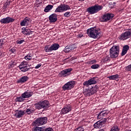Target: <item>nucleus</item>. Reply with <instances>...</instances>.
I'll list each match as a JSON object with an SVG mask.
<instances>
[{"instance_id": "9", "label": "nucleus", "mask_w": 131, "mask_h": 131, "mask_svg": "<svg viewBox=\"0 0 131 131\" xmlns=\"http://www.w3.org/2000/svg\"><path fill=\"white\" fill-rule=\"evenodd\" d=\"M95 93H96V89H84L83 91V94H84V96H86V97L92 96V95H94Z\"/></svg>"}, {"instance_id": "29", "label": "nucleus", "mask_w": 131, "mask_h": 131, "mask_svg": "<svg viewBox=\"0 0 131 131\" xmlns=\"http://www.w3.org/2000/svg\"><path fill=\"white\" fill-rule=\"evenodd\" d=\"M102 125H103L100 123L99 121H97L94 124L95 128H101L102 127Z\"/></svg>"}, {"instance_id": "11", "label": "nucleus", "mask_w": 131, "mask_h": 131, "mask_svg": "<svg viewBox=\"0 0 131 131\" xmlns=\"http://www.w3.org/2000/svg\"><path fill=\"white\" fill-rule=\"evenodd\" d=\"M76 48H77V46L75 44L68 45L65 47L64 52H65V53H69L71 51H74Z\"/></svg>"}, {"instance_id": "3", "label": "nucleus", "mask_w": 131, "mask_h": 131, "mask_svg": "<svg viewBox=\"0 0 131 131\" xmlns=\"http://www.w3.org/2000/svg\"><path fill=\"white\" fill-rule=\"evenodd\" d=\"M36 109H48L50 107V102L48 100L40 101L35 103Z\"/></svg>"}, {"instance_id": "17", "label": "nucleus", "mask_w": 131, "mask_h": 131, "mask_svg": "<svg viewBox=\"0 0 131 131\" xmlns=\"http://www.w3.org/2000/svg\"><path fill=\"white\" fill-rule=\"evenodd\" d=\"M29 23H30V18L26 17L20 22V26H28Z\"/></svg>"}, {"instance_id": "10", "label": "nucleus", "mask_w": 131, "mask_h": 131, "mask_svg": "<svg viewBox=\"0 0 131 131\" xmlns=\"http://www.w3.org/2000/svg\"><path fill=\"white\" fill-rule=\"evenodd\" d=\"M14 21H15V19L8 16L6 18L1 19L0 22L2 24H9V23H12V22H14Z\"/></svg>"}, {"instance_id": "20", "label": "nucleus", "mask_w": 131, "mask_h": 131, "mask_svg": "<svg viewBox=\"0 0 131 131\" xmlns=\"http://www.w3.org/2000/svg\"><path fill=\"white\" fill-rule=\"evenodd\" d=\"M107 115H108V113H107L106 111H102L99 114V115L97 116V118L98 119H101V118H103L104 116H107Z\"/></svg>"}, {"instance_id": "33", "label": "nucleus", "mask_w": 131, "mask_h": 131, "mask_svg": "<svg viewBox=\"0 0 131 131\" xmlns=\"http://www.w3.org/2000/svg\"><path fill=\"white\" fill-rule=\"evenodd\" d=\"M19 69L20 70H21V71H22V72H26V71H28L29 69H30V68L28 67H26L25 68H21Z\"/></svg>"}, {"instance_id": "37", "label": "nucleus", "mask_w": 131, "mask_h": 131, "mask_svg": "<svg viewBox=\"0 0 131 131\" xmlns=\"http://www.w3.org/2000/svg\"><path fill=\"white\" fill-rule=\"evenodd\" d=\"M110 131H119V128L117 126H114Z\"/></svg>"}, {"instance_id": "48", "label": "nucleus", "mask_w": 131, "mask_h": 131, "mask_svg": "<svg viewBox=\"0 0 131 131\" xmlns=\"http://www.w3.org/2000/svg\"><path fill=\"white\" fill-rule=\"evenodd\" d=\"M90 64H95V63H97V60H90Z\"/></svg>"}, {"instance_id": "8", "label": "nucleus", "mask_w": 131, "mask_h": 131, "mask_svg": "<svg viewBox=\"0 0 131 131\" xmlns=\"http://www.w3.org/2000/svg\"><path fill=\"white\" fill-rule=\"evenodd\" d=\"M74 84H75V82L74 81L68 82L62 86L63 90L69 91V90H71V89L74 88Z\"/></svg>"}, {"instance_id": "16", "label": "nucleus", "mask_w": 131, "mask_h": 131, "mask_svg": "<svg viewBox=\"0 0 131 131\" xmlns=\"http://www.w3.org/2000/svg\"><path fill=\"white\" fill-rule=\"evenodd\" d=\"M72 110L71 105H68L62 108L61 110V114H67L69 112H70Z\"/></svg>"}, {"instance_id": "21", "label": "nucleus", "mask_w": 131, "mask_h": 131, "mask_svg": "<svg viewBox=\"0 0 131 131\" xmlns=\"http://www.w3.org/2000/svg\"><path fill=\"white\" fill-rule=\"evenodd\" d=\"M28 77L23 76L20 78L19 80H17L18 83H24V82H26L28 80Z\"/></svg>"}, {"instance_id": "43", "label": "nucleus", "mask_w": 131, "mask_h": 131, "mask_svg": "<svg viewBox=\"0 0 131 131\" xmlns=\"http://www.w3.org/2000/svg\"><path fill=\"white\" fill-rule=\"evenodd\" d=\"M84 129L82 128V126H79L78 128H77L74 131H83Z\"/></svg>"}, {"instance_id": "22", "label": "nucleus", "mask_w": 131, "mask_h": 131, "mask_svg": "<svg viewBox=\"0 0 131 131\" xmlns=\"http://www.w3.org/2000/svg\"><path fill=\"white\" fill-rule=\"evenodd\" d=\"M52 51H57L59 48H60V45L58 43H53L51 46Z\"/></svg>"}, {"instance_id": "46", "label": "nucleus", "mask_w": 131, "mask_h": 131, "mask_svg": "<svg viewBox=\"0 0 131 131\" xmlns=\"http://www.w3.org/2000/svg\"><path fill=\"white\" fill-rule=\"evenodd\" d=\"M43 131H54V129L52 128H44Z\"/></svg>"}, {"instance_id": "52", "label": "nucleus", "mask_w": 131, "mask_h": 131, "mask_svg": "<svg viewBox=\"0 0 131 131\" xmlns=\"http://www.w3.org/2000/svg\"><path fill=\"white\" fill-rule=\"evenodd\" d=\"M114 4H115V3H114Z\"/></svg>"}, {"instance_id": "47", "label": "nucleus", "mask_w": 131, "mask_h": 131, "mask_svg": "<svg viewBox=\"0 0 131 131\" xmlns=\"http://www.w3.org/2000/svg\"><path fill=\"white\" fill-rule=\"evenodd\" d=\"M91 89H93L94 90H95V89H96V93H97V91H98V89H99V86L95 85V86H92Z\"/></svg>"}, {"instance_id": "30", "label": "nucleus", "mask_w": 131, "mask_h": 131, "mask_svg": "<svg viewBox=\"0 0 131 131\" xmlns=\"http://www.w3.org/2000/svg\"><path fill=\"white\" fill-rule=\"evenodd\" d=\"M62 9L63 10V12L65 11H67L68 10H70V6L68 5L62 4Z\"/></svg>"}, {"instance_id": "5", "label": "nucleus", "mask_w": 131, "mask_h": 131, "mask_svg": "<svg viewBox=\"0 0 131 131\" xmlns=\"http://www.w3.org/2000/svg\"><path fill=\"white\" fill-rule=\"evenodd\" d=\"M48 121V118L47 117H41L38 118L35 121V122H33V125L35 126H38L39 125H43L46 124Z\"/></svg>"}, {"instance_id": "39", "label": "nucleus", "mask_w": 131, "mask_h": 131, "mask_svg": "<svg viewBox=\"0 0 131 131\" xmlns=\"http://www.w3.org/2000/svg\"><path fill=\"white\" fill-rule=\"evenodd\" d=\"M100 67V66L99 64H93L91 66L92 69H98Z\"/></svg>"}, {"instance_id": "50", "label": "nucleus", "mask_w": 131, "mask_h": 131, "mask_svg": "<svg viewBox=\"0 0 131 131\" xmlns=\"http://www.w3.org/2000/svg\"><path fill=\"white\" fill-rule=\"evenodd\" d=\"M10 52H12V53H14L15 52H16V50L14 49H10Z\"/></svg>"}, {"instance_id": "24", "label": "nucleus", "mask_w": 131, "mask_h": 131, "mask_svg": "<svg viewBox=\"0 0 131 131\" xmlns=\"http://www.w3.org/2000/svg\"><path fill=\"white\" fill-rule=\"evenodd\" d=\"M53 7L54 6L53 5H49L46 7V8L44 10V11L46 13H48V12H49V11H51V10H52V9H53Z\"/></svg>"}, {"instance_id": "36", "label": "nucleus", "mask_w": 131, "mask_h": 131, "mask_svg": "<svg viewBox=\"0 0 131 131\" xmlns=\"http://www.w3.org/2000/svg\"><path fill=\"white\" fill-rule=\"evenodd\" d=\"M98 121L103 125V124H105V122H107V118L102 119Z\"/></svg>"}, {"instance_id": "13", "label": "nucleus", "mask_w": 131, "mask_h": 131, "mask_svg": "<svg viewBox=\"0 0 131 131\" xmlns=\"http://www.w3.org/2000/svg\"><path fill=\"white\" fill-rule=\"evenodd\" d=\"M15 112L14 116H15L16 118H21V117H23V116L25 114V111L17 110Z\"/></svg>"}, {"instance_id": "51", "label": "nucleus", "mask_w": 131, "mask_h": 131, "mask_svg": "<svg viewBox=\"0 0 131 131\" xmlns=\"http://www.w3.org/2000/svg\"><path fill=\"white\" fill-rule=\"evenodd\" d=\"M2 56V53H0V57Z\"/></svg>"}, {"instance_id": "32", "label": "nucleus", "mask_w": 131, "mask_h": 131, "mask_svg": "<svg viewBox=\"0 0 131 131\" xmlns=\"http://www.w3.org/2000/svg\"><path fill=\"white\" fill-rule=\"evenodd\" d=\"M21 32L23 33V34H25V35H27V34L30 35V34L31 33L30 30L28 29H25L24 30L22 31Z\"/></svg>"}, {"instance_id": "40", "label": "nucleus", "mask_w": 131, "mask_h": 131, "mask_svg": "<svg viewBox=\"0 0 131 131\" xmlns=\"http://www.w3.org/2000/svg\"><path fill=\"white\" fill-rule=\"evenodd\" d=\"M25 59L27 61H29V60H31L32 57L30 55H28L25 57Z\"/></svg>"}, {"instance_id": "42", "label": "nucleus", "mask_w": 131, "mask_h": 131, "mask_svg": "<svg viewBox=\"0 0 131 131\" xmlns=\"http://www.w3.org/2000/svg\"><path fill=\"white\" fill-rule=\"evenodd\" d=\"M5 40H0V49L5 45Z\"/></svg>"}, {"instance_id": "41", "label": "nucleus", "mask_w": 131, "mask_h": 131, "mask_svg": "<svg viewBox=\"0 0 131 131\" xmlns=\"http://www.w3.org/2000/svg\"><path fill=\"white\" fill-rule=\"evenodd\" d=\"M64 17H70L71 16V12H67L66 13L64 14Z\"/></svg>"}, {"instance_id": "26", "label": "nucleus", "mask_w": 131, "mask_h": 131, "mask_svg": "<svg viewBox=\"0 0 131 131\" xmlns=\"http://www.w3.org/2000/svg\"><path fill=\"white\" fill-rule=\"evenodd\" d=\"M44 50L46 53H49L50 52H52V47L51 46L50 47V45H47L45 48Z\"/></svg>"}, {"instance_id": "25", "label": "nucleus", "mask_w": 131, "mask_h": 131, "mask_svg": "<svg viewBox=\"0 0 131 131\" xmlns=\"http://www.w3.org/2000/svg\"><path fill=\"white\" fill-rule=\"evenodd\" d=\"M108 77L111 80H116V79H118V78H119V76L116 74L115 75H112L111 76H108Z\"/></svg>"}, {"instance_id": "18", "label": "nucleus", "mask_w": 131, "mask_h": 131, "mask_svg": "<svg viewBox=\"0 0 131 131\" xmlns=\"http://www.w3.org/2000/svg\"><path fill=\"white\" fill-rule=\"evenodd\" d=\"M32 95H33V92H25L24 93L21 94L23 98L24 99L30 98Z\"/></svg>"}, {"instance_id": "15", "label": "nucleus", "mask_w": 131, "mask_h": 131, "mask_svg": "<svg viewBox=\"0 0 131 131\" xmlns=\"http://www.w3.org/2000/svg\"><path fill=\"white\" fill-rule=\"evenodd\" d=\"M130 35L131 32L127 31L124 32L121 35L120 39H122L123 40H124V39H127V38H129V37H130Z\"/></svg>"}, {"instance_id": "4", "label": "nucleus", "mask_w": 131, "mask_h": 131, "mask_svg": "<svg viewBox=\"0 0 131 131\" xmlns=\"http://www.w3.org/2000/svg\"><path fill=\"white\" fill-rule=\"evenodd\" d=\"M103 9V6L100 5H94L91 6L87 9V12L90 14V15H93V14H96L98 13L99 11H101Z\"/></svg>"}, {"instance_id": "27", "label": "nucleus", "mask_w": 131, "mask_h": 131, "mask_svg": "<svg viewBox=\"0 0 131 131\" xmlns=\"http://www.w3.org/2000/svg\"><path fill=\"white\" fill-rule=\"evenodd\" d=\"M36 127H34L32 129V131H43V127H40L37 126H35Z\"/></svg>"}, {"instance_id": "2", "label": "nucleus", "mask_w": 131, "mask_h": 131, "mask_svg": "<svg viewBox=\"0 0 131 131\" xmlns=\"http://www.w3.org/2000/svg\"><path fill=\"white\" fill-rule=\"evenodd\" d=\"M119 55V46H113L110 49V56L111 58H117Z\"/></svg>"}, {"instance_id": "1", "label": "nucleus", "mask_w": 131, "mask_h": 131, "mask_svg": "<svg viewBox=\"0 0 131 131\" xmlns=\"http://www.w3.org/2000/svg\"><path fill=\"white\" fill-rule=\"evenodd\" d=\"M87 34L89 37L99 39L101 37V32L94 28H91L87 30Z\"/></svg>"}, {"instance_id": "34", "label": "nucleus", "mask_w": 131, "mask_h": 131, "mask_svg": "<svg viewBox=\"0 0 131 131\" xmlns=\"http://www.w3.org/2000/svg\"><path fill=\"white\" fill-rule=\"evenodd\" d=\"M24 97H22V94L20 97H17L16 99V102H23L24 101Z\"/></svg>"}, {"instance_id": "6", "label": "nucleus", "mask_w": 131, "mask_h": 131, "mask_svg": "<svg viewBox=\"0 0 131 131\" xmlns=\"http://www.w3.org/2000/svg\"><path fill=\"white\" fill-rule=\"evenodd\" d=\"M114 17V14L112 13H105L100 19V22H107L109 20H111Z\"/></svg>"}, {"instance_id": "45", "label": "nucleus", "mask_w": 131, "mask_h": 131, "mask_svg": "<svg viewBox=\"0 0 131 131\" xmlns=\"http://www.w3.org/2000/svg\"><path fill=\"white\" fill-rule=\"evenodd\" d=\"M23 42H25V40H17V43H18V45H21V43H23Z\"/></svg>"}, {"instance_id": "23", "label": "nucleus", "mask_w": 131, "mask_h": 131, "mask_svg": "<svg viewBox=\"0 0 131 131\" xmlns=\"http://www.w3.org/2000/svg\"><path fill=\"white\" fill-rule=\"evenodd\" d=\"M55 13L58 12V13H61V12H64L63 10V4H61L59 6L55 11Z\"/></svg>"}, {"instance_id": "49", "label": "nucleus", "mask_w": 131, "mask_h": 131, "mask_svg": "<svg viewBox=\"0 0 131 131\" xmlns=\"http://www.w3.org/2000/svg\"><path fill=\"white\" fill-rule=\"evenodd\" d=\"M41 66V64L39 63L38 64L36 67H35V69H38V68H39V67H40Z\"/></svg>"}, {"instance_id": "7", "label": "nucleus", "mask_w": 131, "mask_h": 131, "mask_svg": "<svg viewBox=\"0 0 131 131\" xmlns=\"http://www.w3.org/2000/svg\"><path fill=\"white\" fill-rule=\"evenodd\" d=\"M73 69L72 68L67 69L62 71H61L59 76L60 77H66L67 76H69L70 74H71V71H72Z\"/></svg>"}, {"instance_id": "12", "label": "nucleus", "mask_w": 131, "mask_h": 131, "mask_svg": "<svg viewBox=\"0 0 131 131\" xmlns=\"http://www.w3.org/2000/svg\"><path fill=\"white\" fill-rule=\"evenodd\" d=\"M95 83H97L96 78H92L89 79L88 81H85L83 84L86 86H89V85H91V84H95Z\"/></svg>"}, {"instance_id": "44", "label": "nucleus", "mask_w": 131, "mask_h": 131, "mask_svg": "<svg viewBox=\"0 0 131 131\" xmlns=\"http://www.w3.org/2000/svg\"><path fill=\"white\" fill-rule=\"evenodd\" d=\"M126 70H127V71H131V64L127 66L125 68Z\"/></svg>"}, {"instance_id": "35", "label": "nucleus", "mask_w": 131, "mask_h": 131, "mask_svg": "<svg viewBox=\"0 0 131 131\" xmlns=\"http://www.w3.org/2000/svg\"><path fill=\"white\" fill-rule=\"evenodd\" d=\"M11 4V1L7 0V2L4 4L3 8L4 9H7L8 8V6H10Z\"/></svg>"}, {"instance_id": "14", "label": "nucleus", "mask_w": 131, "mask_h": 131, "mask_svg": "<svg viewBox=\"0 0 131 131\" xmlns=\"http://www.w3.org/2000/svg\"><path fill=\"white\" fill-rule=\"evenodd\" d=\"M57 17L58 15L55 13H53L49 17V22L50 23H54V22H57L58 20V18H57Z\"/></svg>"}, {"instance_id": "31", "label": "nucleus", "mask_w": 131, "mask_h": 131, "mask_svg": "<svg viewBox=\"0 0 131 131\" xmlns=\"http://www.w3.org/2000/svg\"><path fill=\"white\" fill-rule=\"evenodd\" d=\"M28 64V63H27V62L24 61L20 64V65L19 66V68L20 69V68H25V67H28L27 66Z\"/></svg>"}, {"instance_id": "19", "label": "nucleus", "mask_w": 131, "mask_h": 131, "mask_svg": "<svg viewBox=\"0 0 131 131\" xmlns=\"http://www.w3.org/2000/svg\"><path fill=\"white\" fill-rule=\"evenodd\" d=\"M129 50V46L128 45H125L123 47L122 50L121 56H123L125 54L127 53V51Z\"/></svg>"}, {"instance_id": "38", "label": "nucleus", "mask_w": 131, "mask_h": 131, "mask_svg": "<svg viewBox=\"0 0 131 131\" xmlns=\"http://www.w3.org/2000/svg\"><path fill=\"white\" fill-rule=\"evenodd\" d=\"M33 110L30 109V108H27V110L26 111L25 113H27V114H28L29 115H30V114H31V113H32Z\"/></svg>"}, {"instance_id": "28", "label": "nucleus", "mask_w": 131, "mask_h": 131, "mask_svg": "<svg viewBox=\"0 0 131 131\" xmlns=\"http://www.w3.org/2000/svg\"><path fill=\"white\" fill-rule=\"evenodd\" d=\"M15 65H17V62L14 60H12L9 62V68H13Z\"/></svg>"}]
</instances>
